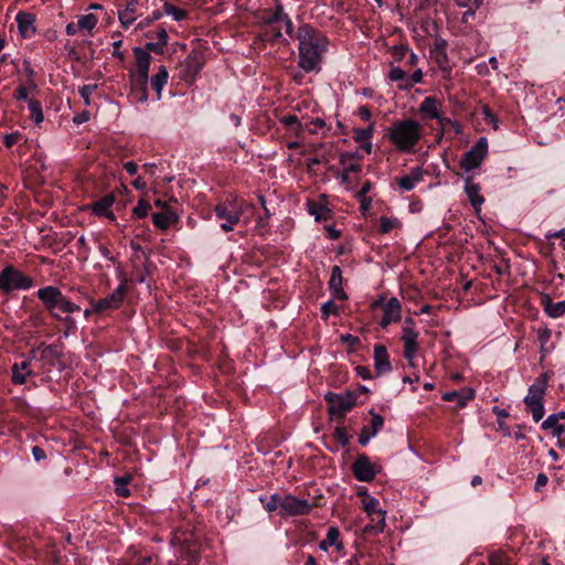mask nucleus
I'll list each match as a JSON object with an SVG mask.
<instances>
[{"mask_svg":"<svg viewBox=\"0 0 565 565\" xmlns=\"http://www.w3.org/2000/svg\"><path fill=\"white\" fill-rule=\"evenodd\" d=\"M281 498V494L274 493L270 494L269 497L260 498L259 500L263 503L264 509L270 513L277 510L280 511Z\"/></svg>","mask_w":565,"mask_h":565,"instance_id":"nucleus-33","label":"nucleus"},{"mask_svg":"<svg viewBox=\"0 0 565 565\" xmlns=\"http://www.w3.org/2000/svg\"><path fill=\"white\" fill-rule=\"evenodd\" d=\"M374 367L377 375L387 374L392 371L390 356L383 344L374 345Z\"/></svg>","mask_w":565,"mask_h":565,"instance_id":"nucleus-17","label":"nucleus"},{"mask_svg":"<svg viewBox=\"0 0 565 565\" xmlns=\"http://www.w3.org/2000/svg\"><path fill=\"white\" fill-rule=\"evenodd\" d=\"M334 438L341 446H345L350 441V436L343 427H337L334 430Z\"/></svg>","mask_w":565,"mask_h":565,"instance_id":"nucleus-48","label":"nucleus"},{"mask_svg":"<svg viewBox=\"0 0 565 565\" xmlns=\"http://www.w3.org/2000/svg\"><path fill=\"white\" fill-rule=\"evenodd\" d=\"M137 2L138 0H129L126 8L118 12L119 21L125 29L129 28L136 20L135 13Z\"/></svg>","mask_w":565,"mask_h":565,"instance_id":"nucleus-29","label":"nucleus"},{"mask_svg":"<svg viewBox=\"0 0 565 565\" xmlns=\"http://www.w3.org/2000/svg\"><path fill=\"white\" fill-rule=\"evenodd\" d=\"M285 15V12L282 10V7L278 4L273 12H266L263 17L264 23L271 25L274 23L281 22L282 18Z\"/></svg>","mask_w":565,"mask_h":565,"instance_id":"nucleus-39","label":"nucleus"},{"mask_svg":"<svg viewBox=\"0 0 565 565\" xmlns=\"http://www.w3.org/2000/svg\"><path fill=\"white\" fill-rule=\"evenodd\" d=\"M547 481H548V478L546 477V475L545 473H540L536 477L535 484H534V490L535 491H540L543 487H545L547 484Z\"/></svg>","mask_w":565,"mask_h":565,"instance_id":"nucleus-61","label":"nucleus"},{"mask_svg":"<svg viewBox=\"0 0 565 565\" xmlns=\"http://www.w3.org/2000/svg\"><path fill=\"white\" fill-rule=\"evenodd\" d=\"M370 414L372 416L371 422L362 428L359 437V443L362 446H366L384 426V418L381 415L375 414L373 409L370 411Z\"/></svg>","mask_w":565,"mask_h":565,"instance_id":"nucleus-12","label":"nucleus"},{"mask_svg":"<svg viewBox=\"0 0 565 565\" xmlns=\"http://www.w3.org/2000/svg\"><path fill=\"white\" fill-rule=\"evenodd\" d=\"M379 223L380 232L384 234L401 226V223L396 217L381 216Z\"/></svg>","mask_w":565,"mask_h":565,"instance_id":"nucleus-37","label":"nucleus"},{"mask_svg":"<svg viewBox=\"0 0 565 565\" xmlns=\"http://www.w3.org/2000/svg\"><path fill=\"white\" fill-rule=\"evenodd\" d=\"M177 218L175 213L172 211L159 212L152 215L153 224L161 230L167 228L171 223L175 222Z\"/></svg>","mask_w":565,"mask_h":565,"instance_id":"nucleus-30","label":"nucleus"},{"mask_svg":"<svg viewBox=\"0 0 565 565\" xmlns=\"http://www.w3.org/2000/svg\"><path fill=\"white\" fill-rule=\"evenodd\" d=\"M312 505L308 500L298 499L294 495H282L280 503L281 516L303 515L310 512Z\"/></svg>","mask_w":565,"mask_h":565,"instance_id":"nucleus-11","label":"nucleus"},{"mask_svg":"<svg viewBox=\"0 0 565 565\" xmlns=\"http://www.w3.org/2000/svg\"><path fill=\"white\" fill-rule=\"evenodd\" d=\"M134 53L136 56V66H137L136 74H140L141 78H142L143 75H148V73H149L151 55L149 54V52H147L146 50H143L141 47H136L134 50Z\"/></svg>","mask_w":565,"mask_h":565,"instance_id":"nucleus-26","label":"nucleus"},{"mask_svg":"<svg viewBox=\"0 0 565 565\" xmlns=\"http://www.w3.org/2000/svg\"><path fill=\"white\" fill-rule=\"evenodd\" d=\"M488 153V140L486 137H480L476 145L467 151L460 159V167L469 172L478 168Z\"/></svg>","mask_w":565,"mask_h":565,"instance_id":"nucleus-8","label":"nucleus"},{"mask_svg":"<svg viewBox=\"0 0 565 565\" xmlns=\"http://www.w3.org/2000/svg\"><path fill=\"white\" fill-rule=\"evenodd\" d=\"M380 470L381 467L372 462L365 454L359 455L352 466L354 477L363 482L372 481Z\"/></svg>","mask_w":565,"mask_h":565,"instance_id":"nucleus-10","label":"nucleus"},{"mask_svg":"<svg viewBox=\"0 0 565 565\" xmlns=\"http://www.w3.org/2000/svg\"><path fill=\"white\" fill-rule=\"evenodd\" d=\"M182 553L189 562L196 563L200 559V544L195 540H192V536L184 539Z\"/></svg>","mask_w":565,"mask_h":565,"instance_id":"nucleus-28","label":"nucleus"},{"mask_svg":"<svg viewBox=\"0 0 565 565\" xmlns=\"http://www.w3.org/2000/svg\"><path fill=\"white\" fill-rule=\"evenodd\" d=\"M150 209H151V206L148 202L140 200L137 203V205L134 207L132 212L137 217L143 218L148 215Z\"/></svg>","mask_w":565,"mask_h":565,"instance_id":"nucleus-44","label":"nucleus"},{"mask_svg":"<svg viewBox=\"0 0 565 565\" xmlns=\"http://www.w3.org/2000/svg\"><path fill=\"white\" fill-rule=\"evenodd\" d=\"M36 295L49 313L56 320H62L63 313L72 315L81 310L79 306L72 302L57 287L46 286L40 288Z\"/></svg>","mask_w":565,"mask_h":565,"instance_id":"nucleus-3","label":"nucleus"},{"mask_svg":"<svg viewBox=\"0 0 565 565\" xmlns=\"http://www.w3.org/2000/svg\"><path fill=\"white\" fill-rule=\"evenodd\" d=\"M342 166L347 173H359L362 170V167L360 163L347 161V163L342 164Z\"/></svg>","mask_w":565,"mask_h":565,"instance_id":"nucleus-59","label":"nucleus"},{"mask_svg":"<svg viewBox=\"0 0 565 565\" xmlns=\"http://www.w3.org/2000/svg\"><path fill=\"white\" fill-rule=\"evenodd\" d=\"M163 12L171 15L174 21H182L188 15L185 10L179 9L167 1L163 3Z\"/></svg>","mask_w":565,"mask_h":565,"instance_id":"nucleus-36","label":"nucleus"},{"mask_svg":"<svg viewBox=\"0 0 565 565\" xmlns=\"http://www.w3.org/2000/svg\"><path fill=\"white\" fill-rule=\"evenodd\" d=\"M420 113L427 115L430 118L434 119H440L439 111H438V102L434 97H426L420 106H419Z\"/></svg>","mask_w":565,"mask_h":565,"instance_id":"nucleus-31","label":"nucleus"},{"mask_svg":"<svg viewBox=\"0 0 565 565\" xmlns=\"http://www.w3.org/2000/svg\"><path fill=\"white\" fill-rule=\"evenodd\" d=\"M116 198L113 193L106 194L102 199L92 203L90 210L95 215L108 217L111 221H115V215L111 212V206L114 205Z\"/></svg>","mask_w":565,"mask_h":565,"instance_id":"nucleus-15","label":"nucleus"},{"mask_svg":"<svg viewBox=\"0 0 565 565\" xmlns=\"http://www.w3.org/2000/svg\"><path fill=\"white\" fill-rule=\"evenodd\" d=\"M342 270L339 266H333L329 280V288L334 298L344 300L348 298L345 291L342 288Z\"/></svg>","mask_w":565,"mask_h":565,"instance_id":"nucleus-21","label":"nucleus"},{"mask_svg":"<svg viewBox=\"0 0 565 565\" xmlns=\"http://www.w3.org/2000/svg\"><path fill=\"white\" fill-rule=\"evenodd\" d=\"M532 413V417L534 422H540L544 417V405L543 403L540 405L529 407Z\"/></svg>","mask_w":565,"mask_h":565,"instance_id":"nucleus-53","label":"nucleus"},{"mask_svg":"<svg viewBox=\"0 0 565 565\" xmlns=\"http://www.w3.org/2000/svg\"><path fill=\"white\" fill-rule=\"evenodd\" d=\"M163 12L160 11V10H156L152 12L151 15H149L148 18H146L145 20H142L140 23H139V28H146L147 25H149L150 23H152L153 21L156 20H159L161 17H162Z\"/></svg>","mask_w":565,"mask_h":565,"instance_id":"nucleus-54","label":"nucleus"},{"mask_svg":"<svg viewBox=\"0 0 565 565\" xmlns=\"http://www.w3.org/2000/svg\"><path fill=\"white\" fill-rule=\"evenodd\" d=\"M61 321L65 323V337H68V334L75 332V330L77 329L76 321L73 317H71V315H66L65 317L62 316Z\"/></svg>","mask_w":565,"mask_h":565,"instance_id":"nucleus-46","label":"nucleus"},{"mask_svg":"<svg viewBox=\"0 0 565 565\" xmlns=\"http://www.w3.org/2000/svg\"><path fill=\"white\" fill-rule=\"evenodd\" d=\"M559 419H565V412L551 414L541 425L544 430H552L553 436L561 437L565 431V425L559 424Z\"/></svg>","mask_w":565,"mask_h":565,"instance_id":"nucleus-23","label":"nucleus"},{"mask_svg":"<svg viewBox=\"0 0 565 565\" xmlns=\"http://www.w3.org/2000/svg\"><path fill=\"white\" fill-rule=\"evenodd\" d=\"M97 24V18L93 13L81 15L77 20V28L90 32Z\"/></svg>","mask_w":565,"mask_h":565,"instance_id":"nucleus-38","label":"nucleus"},{"mask_svg":"<svg viewBox=\"0 0 565 565\" xmlns=\"http://www.w3.org/2000/svg\"><path fill=\"white\" fill-rule=\"evenodd\" d=\"M402 306L397 298H391L384 305V313L380 321L382 328H386L392 322H397L401 319Z\"/></svg>","mask_w":565,"mask_h":565,"instance_id":"nucleus-14","label":"nucleus"},{"mask_svg":"<svg viewBox=\"0 0 565 565\" xmlns=\"http://www.w3.org/2000/svg\"><path fill=\"white\" fill-rule=\"evenodd\" d=\"M463 190L475 211L479 212L484 203V198L480 194V185L475 183L470 175H467L465 177Z\"/></svg>","mask_w":565,"mask_h":565,"instance_id":"nucleus-16","label":"nucleus"},{"mask_svg":"<svg viewBox=\"0 0 565 565\" xmlns=\"http://www.w3.org/2000/svg\"><path fill=\"white\" fill-rule=\"evenodd\" d=\"M418 333L408 327H403L402 340L404 342V356L406 360L412 361L416 354Z\"/></svg>","mask_w":565,"mask_h":565,"instance_id":"nucleus-18","label":"nucleus"},{"mask_svg":"<svg viewBox=\"0 0 565 565\" xmlns=\"http://www.w3.org/2000/svg\"><path fill=\"white\" fill-rule=\"evenodd\" d=\"M409 51L411 50H409V47L407 45H395L392 49V56H393L395 62H401L404 58H406V56L408 55Z\"/></svg>","mask_w":565,"mask_h":565,"instance_id":"nucleus-42","label":"nucleus"},{"mask_svg":"<svg viewBox=\"0 0 565 565\" xmlns=\"http://www.w3.org/2000/svg\"><path fill=\"white\" fill-rule=\"evenodd\" d=\"M96 88V85H84L79 88V95L86 104H89V96L95 92Z\"/></svg>","mask_w":565,"mask_h":565,"instance_id":"nucleus-51","label":"nucleus"},{"mask_svg":"<svg viewBox=\"0 0 565 565\" xmlns=\"http://www.w3.org/2000/svg\"><path fill=\"white\" fill-rule=\"evenodd\" d=\"M127 294V281L124 280L118 287L107 297L99 299L98 301L92 302L93 311L96 313L104 312L106 310H114L119 308L122 303L124 298Z\"/></svg>","mask_w":565,"mask_h":565,"instance_id":"nucleus-9","label":"nucleus"},{"mask_svg":"<svg viewBox=\"0 0 565 565\" xmlns=\"http://www.w3.org/2000/svg\"><path fill=\"white\" fill-rule=\"evenodd\" d=\"M214 212L216 220L220 221V227L224 232L233 231L242 216V209L234 202L218 203Z\"/></svg>","mask_w":565,"mask_h":565,"instance_id":"nucleus-5","label":"nucleus"},{"mask_svg":"<svg viewBox=\"0 0 565 565\" xmlns=\"http://www.w3.org/2000/svg\"><path fill=\"white\" fill-rule=\"evenodd\" d=\"M374 125L370 124L366 128H356L353 130V139L356 142H364L371 139Z\"/></svg>","mask_w":565,"mask_h":565,"instance_id":"nucleus-40","label":"nucleus"},{"mask_svg":"<svg viewBox=\"0 0 565 565\" xmlns=\"http://www.w3.org/2000/svg\"><path fill=\"white\" fill-rule=\"evenodd\" d=\"M388 77L393 82H399V81L406 82L407 73L404 70H402L401 67H392L388 73Z\"/></svg>","mask_w":565,"mask_h":565,"instance_id":"nucleus-47","label":"nucleus"},{"mask_svg":"<svg viewBox=\"0 0 565 565\" xmlns=\"http://www.w3.org/2000/svg\"><path fill=\"white\" fill-rule=\"evenodd\" d=\"M551 339V331L547 328H541L537 330V340L540 342V352L543 356L547 355L552 348L547 345Z\"/></svg>","mask_w":565,"mask_h":565,"instance_id":"nucleus-34","label":"nucleus"},{"mask_svg":"<svg viewBox=\"0 0 565 565\" xmlns=\"http://www.w3.org/2000/svg\"><path fill=\"white\" fill-rule=\"evenodd\" d=\"M423 170L419 167L413 168L411 173L396 179V183L404 191L413 190L423 180Z\"/></svg>","mask_w":565,"mask_h":565,"instance_id":"nucleus-24","label":"nucleus"},{"mask_svg":"<svg viewBox=\"0 0 565 565\" xmlns=\"http://www.w3.org/2000/svg\"><path fill=\"white\" fill-rule=\"evenodd\" d=\"M281 23L284 24L286 34L291 35L294 32V25H292L291 20L288 18V15L286 13L281 20Z\"/></svg>","mask_w":565,"mask_h":565,"instance_id":"nucleus-64","label":"nucleus"},{"mask_svg":"<svg viewBox=\"0 0 565 565\" xmlns=\"http://www.w3.org/2000/svg\"><path fill=\"white\" fill-rule=\"evenodd\" d=\"M475 398V391L470 387H465L459 391L446 392L443 394V399L446 402H454L456 407L463 408L467 403Z\"/></svg>","mask_w":565,"mask_h":565,"instance_id":"nucleus-20","label":"nucleus"},{"mask_svg":"<svg viewBox=\"0 0 565 565\" xmlns=\"http://www.w3.org/2000/svg\"><path fill=\"white\" fill-rule=\"evenodd\" d=\"M544 311L551 318H559L565 313V300L554 302L548 296L542 298Z\"/></svg>","mask_w":565,"mask_h":565,"instance_id":"nucleus-27","label":"nucleus"},{"mask_svg":"<svg viewBox=\"0 0 565 565\" xmlns=\"http://www.w3.org/2000/svg\"><path fill=\"white\" fill-rule=\"evenodd\" d=\"M546 379L541 376L530 385L527 395L524 397V403L527 407L540 405L543 403V397L546 390Z\"/></svg>","mask_w":565,"mask_h":565,"instance_id":"nucleus-13","label":"nucleus"},{"mask_svg":"<svg viewBox=\"0 0 565 565\" xmlns=\"http://www.w3.org/2000/svg\"><path fill=\"white\" fill-rule=\"evenodd\" d=\"M361 158L362 157L358 152H344L340 156V163L345 164L347 161Z\"/></svg>","mask_w":565,"mask_h":565,"instance_id":"nucleus-62","label":"nucleus"},{"mask_svg":"<svg viewBox=\"0 0 565 565\" xmlns=\"http://www.w3.org/2000/svg\"><path fill=\"white\" fill-rule=\"evenodd\" d=\"M420 136V125L413 119L396 120L388 129L390 141L401 152L413 151Z\"/></svg>","mask_w":565,"mask_h":565,"instance_id":"nucleus-2","label":"nucleus"},{"mask_svg":"<svg viewBox=\"0 0 565 565\" xmlns=\"http://www.w3.org/2000/svg\"><path fill=\"white\" fill-rule=\"evenodd\" d=\"M55 355V349L52 345H40V360H46Z\"/></svg>","mask_w":565,"mask_h":565,"instance_id":"nucleus-52","label":"nucleus"},{"mask_svg":"<svg viewBox=\"0 0 565 565\" xmlns=\"http://www.w3.org/2000/svg\"><path fill=\"white\" fill-rule=\"evenodd\" d=\"M380 502L377 499L365 494L362 500V507L363 510L367 513V515L371 518L372 522H375V525H367L365 526V532H374L380 533L384 531L385 527V512L379 508Z\"/></svg>","mask_w":565,"mask_h":565,"instance_id":"nucleus-6","label":"nucleus"},{"mask_svg":"<svg viewBox=\"0 0 565 565\" xmlns=\"http://www.w3.org/2000/svg\"><path fill=\"white\" fill-rule=\"evenodd\" d=\"M164 46H166L164 44L159 43L158 41L157 42H148L146 44V49H147L146 51L147 52L151 51V52H154V53L159 54V53L163 52V47Z\"/></svg>","mask_w":565,"mask_h":565,"instance_id":"nucleus-58","label":"nucleus"},{"mask_svg":"<svg viewBox=\"0 0 565 565\" xmlns=\"http://www.w3.org/2000/svg\"><path fill=\"white\" fill-rule=\"evenodd\" d=\"M148 84V75H143L141 78L140 74H134L131 77V88L134 92L140 90L141 88H147Z\"/></svg>","mask_w":565,"mask_h":565,"instance_id":"nucleus-43","label":"nucleus"},{"mask_svg":"<svg viewBox=\"0 0 565 565\" xmlns=\"http://www.w3.org/2000/svg\"><path fill=\"white\" fill-rule=\"evenodd\" d=\"M15 21L23 38H31L35 33L34 18L31 13L21 11L17 14Z\"/></svg>","mask_w":565,"mask_h":565,"instance_id":"nucleus-22","label":"nucleus"},{"mask_svg":"<svg viewBox=\"0 0 565 565\" xmlns=\"http://www.w3.org/2000/svg\"><path fill=\"white\" fill-rule=\"evenodd\" d=\"M128 479L127 478H116L115 479V492L120 497H129L130 491L127 488Z\"/></svg>","mask_w":565,"mask_h":565,"instance_id":"nucleus-41","label":"nucleus"},{"mask_svg":"<svg viewBox=\"0 0 565 565\" xmlns=\"http://www.w3.org/2000/svg\"><path fill=\"white\" fill-rule=\"evenodd\" d=\"M34 375L31 369L30 360H23L20 363H14L11 367V380L15 385L26 383L28 377Z\"/></svg>","mask_w":565,"mask_h":565,"instance_id":"nucleus-19","label":"nucleus"},{"mask_svg":"<svg viewBox=\"0 0 565 565\" xmlns=\"http://www.w3.org/2000/svg\"><path fill=\"white\" fill-rule=\"evenodd\" d=\"M22 138V134L19 131H13L10 134H7L3 138L4 145L7 148H11L13 145H15L20 139Z\"/></svg>","mask_w":565,"mask_h":565,"instance_id":"nucleus-49","label":"nucleus"},{"mask_svg":"<svg viewBox=\"0 0 565 565\" xmlns=\"http://www.w3.org/2000/svg\"><path fill=\"white\" fill-rule=\"evenodd\" d=\"M324 398L329 405V413L341 418L345 416L356 402V395L351 392L343 395L329 392L326 394Z\"/></svg>","mask_w":565,"mask_h":565,"instance_id":"nucleus-7","label":"nucleus"},{"mask_svg":"<svg viewBox=\"0 0 565 565\" xmlns=\"http://www.w3.org/2000/svg\"><path fill=\"white\" fill-rule=\"evenodd\" d=\"M32 456L36 462H40L46 458L45 451L39 446H34L32 448Z\"/></svg>","mask_w":565,"mask_h":565,"instance_id":"nucleus-60","label":"nucleus"},{"mask_svg":"<svg viewBox=\"0 0 565 565\" xmlns=\"http://www.w3.org/2000/svg\"><path fill=\"white\" fill-rule=\"evenodd\" d=\"M169 78L168 70L164 66H160L158 73L151 78V86L160 98L161 92L166 86Z\"/></svg>","mask_w":565,"mask_h":565,"instance_id":"nucleus-32","label":"nucleus"},{"mask_svg":"<svg viewBox=\"0 0 565 565\" xmlns=\"http://www.w3.org/2000/svg\"><path fill=\"white\" fill-rule=\"evenodd\" d=\"M321 312L322 316L327 319L330 315L338 313V307L333 303L332 300H329L321 306Z\"/></svg>","mask_w":565,"mask_h":565,"instance_id":"nucleus-50","label":"nucleus"},{"mask_svg":"<svg viewBox=\"0 0 565 565\" xmlns=\"http://www.w3.org/2000/svg\"><path fill=\"white\" fill-rule=\"evenodd\" d=\"M299 41L298 66L306 73L320 70L323 53L328 49V39L310 25L303 24L298 29Z\"/></svg>","mask_w":565,"mask_h":565,"instance_id":"nucleus-1","label":"nucleus"},{"mask_svg":"<svg viewBox=\"0 0 565 565\" xmlns=\"http://www.w3.org/2000/svg\"><path fill=\"white\" fill-rule=\"evenodd\" d=\"M280 121L289 127V128H292V127H296V126H299V120H298V117L295 116V115H287V116H284Z\"/></svg>","mask_w":565,"mask_h":565,"instance_id":"nucleus-57","label":"nucleus"},{"mask_svg":"<svg viewBox=\"0 0 565 565\" xmlns=\"http://www.w3.org/2000/svg\"><path fill=\"white\" fill-rule=\"evenodd\" d=\"M423 79V72L422 70H416L411 76L407 75L406 85H414L417 83H420Z\"/></svg>","mask_w":565,"mask_h":565,"instance_id":"nucleus-56","label":"nucleus"},{"mask_svg":"<svg viewBox=\"0 0 565 565\" xmlns=\"http://www.w3.org/2000/svg\"><path fill=\"white\" fill-rule=\"evenodd\" d=\"M31 287L32 279L12 267H6L0 273V290L4 292L26 290Z\"/></svg>","mask_w":565,"mask_h":565,"instance_id":"nucleus-4","label":"nucleus"},{"mask_svg":"<svg viewBox=\"0 0 565 565\" xmlns=\"http://www.w3.org/2000/svg\"><path fill=\"white\" fill-rule=\"evenodd\" d=\"M28 108L30 110V117L35 124H41L44 119L42 106L40 102L35 99H30L28 104Z\"/></svg>","mask_w":565,"mask_h":565,"instance_id":"nucleus-35","label":"nucleus"},{"mask_svg":"<svg viewBox=\"0 0 565 565\" xmlns=\"http://www.w3.org/2000/svg\"><path fill=\"white\" fill-rule=\"evenodd\" d=\"M339 539V529L337 526H331L328 529L326 539L319 543V548L327 552L331 546H334L337 551H341L343 548V544Z\"/></svg>","mask_w":565,"mask_h":565,"instance_id":"nucleus-25","label":"nucleus"},{"mask_svg":"<svg viewBox=\"0 0 565 565\" xmlns=\"http://www.w3.org/2000/svg\"><path fill=\"white\" fill-rule=\"evenodd\" d=\"M490 565H511L503 554H492L489 557Z\"/></svg>","mask_w":565,"mask_h":565,"instance_id":"nucleus-55","label":"nucleus"},{"mask_svg":"<svg viewBox=\"0 0 565 565\" xmlns=\"http://www.w3.org/2000/svg\"><path fill=\"white\" fill-rule=\"evenodd\" d=\"M358 375H360L363 380H370L372 377V372L369 367L359 365L355 369Z\"/></svg>","mask_w":565,"mask_h":565,"instance_id":"nucleus-63","label":"nucleus"},{"mask_svg":"<svg viewBox=\"0 0 565 565\" xmlns=\"http://www.w3.org/2000/svg\"><path fill=\"white\" fill-rule=\"evenodd\" d=\"M309 213L315 216L316 221H322L327 218L329 211L317 204H310Z\"/></svg>","mask_w":565,"mask_h":565,"instance_id":"nucleus-45","label":"nucleus"}]
</instances>
